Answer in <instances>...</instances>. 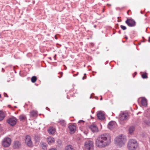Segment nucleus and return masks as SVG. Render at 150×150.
<instances>
[{"label":"nucleus","instance_id":"nucleus-40","mask_svg":"<svg viewBox=\"0 0 150 150\" xmlns=\"http://www.w3.org/2000/svg\"><path fill=\"white\" fill-rule=\"evenodd\" d=\"M125 38H126V39H127V37H125Z\"/></svg>","mask_w":150,"mask_h":150},{"label":"nucleus","instance_id":"nucleus-18","mask_svg":"<svg viewBox=\"0 0 150 150\" xmlns=\"http://www.w3.org/2000/svg\"><path fill=\"white\" fill-rule=\"evenodd\" d=\"M5 117V113L1 110H0V121L2 120Z\"/></svg>","mask_w":150,"mask_h":150},{"label":"nucleus","instance_id":"nucleus-12","mask_svg":"<svg viewBox=\"0 0 150 150\" xmlns=\"http://www.w3.org/2000/svg\"><path fill=\"white\" fill-rule=\"evenodd\" d=\"M116 126L115 122L114 121H112L109 123L108 126L109 129L112 130L116 127Z\"/></svg>","mask_w":150,"mask_h":150},{"label":"nucleus","instance_id":"nucleus-39","mask_svg":"<svg viewBox=\"0 0 150 150\" xmlns=\"http://www.w3.org/2000/svg\"><path fill=\"white\" fill-rule=\"evenodd\" d=\"M86 74H85V79L86 78Z\"/></svg>","mask_w":150,"mask_h":150},{"label":"nucleus","instance_id":"nucleus-30","mask_svg":"<svg viewBox=\"0 0 150 150\" xmlns=\"http://www.w3.org/2000/svg\"><path fill=\"white\" fill-rule=\"evenodd\" d=\"M4 96L5 97H8L7 94L6 93H4Z\"/></svg>","mask_w":150,"mask_h":150},{"label":"nucleus","instance_id":"nucleus-24","mask_svg":"<svg viewBox=\"0 0 150 150\" xmlns=\"http://www.w3.org/2000/svg\"><path fill=\"white\" fill-rule=\"evenodd\" d=\"M65 150H74L73 147L71 145H69L65 147Z\"/></svg>","mask_w":150,"mask_h":150},{"label":"nucleus","instance_id":"nucleus-4","mask_svg":"<svg viewBox=\"0 0 150 150\" xmlns=\"http://www.w3.org/2000/svg\"><path fill=\"white\" fill-rule=\"evenodd\" d=\"M93 142L87 139L85 140V150H93Z\"/></svg>","mask_w":150,"mask_h":150},{"label":"nucleus","instance_id":"nucleus-33","mask_svg":"<svg viewBox=\"0 0 150 150\" xmlns=\"http://www.w3.org/2000/svg\"><path fill=\"white\" fill-rule=\"evenodd\" d=\"M148 42H150V36L149 38V40H148Z\"/></svg>","mask_w":150,"mask_h":150},{"label":"nucleus","instance_id":"nucleus-17","mask_svg":"<svg viewBox=\"0 0 150 150\" xmlns=\"http://www.w3.org/2000/svg\"><path fill=\"white\" fill-rule=\"evenodd\" d=\"M55 129L53 127H50L48 130L49 133L50 134H53L55 131Z\"/></svg>","mask_w":150,"mask_h":150},{"label":"nucleus","instance_id":"nucleus-44","mask_svg":"<svg viewBox=\"0 0 150 150\" xmlns=\"http://www.w3.org/2000/svg\"><path fill=\"white\" fill-rule=\"evenodd\" d=\"M83 132L84 133V131H83Z\"/></svg>","mask_w":150,"mask_h":150},{"label":"nucleus","instance_id":"nucleus-43","mask_svg":"<svg viewBox=\"0 0 150 150\" xmlns=\"http://www.w3.org/2000/svg\"><path fill=\"white\" fill-rule=\"evenodd\" d=\"M134 76H135V75H134V76H133V77H134Z\"/></svg>","mask_w":150,"mask_h":150},{"label":"nucleus","instance_id":"nucleus-3","mask_svg":"<svg viewBox=\"0 0 150 150\" xmlns=\"http://www.w3.org/2000/svg\"><path fill=\"white\" fill-rule=\"evenodd\" d=\"M138 146L137 141L134 139H132L129 140L127 146L129 150H136Z\"/></svg>","mask_w":150,"mask_h":150},{"label":"nucleus","instance_id":"nucleus-37","mask_svg":"<svg viewBox=\"0 0 150 150\" xmlns=\"http://www.w3.org/2000/svg\"><path fill=\"white\" fill-rule=\"evenodd\" d=\"M2 71L3 72H4V69L3 68H2Z\"/></svg>","mask_w":150,"mask_h":150},{"label":"nucleus","instance_id":"nucleus-27","mask_svg":"<svg viewBox=\"0 0 150 150\" xmlns=\"http://www.w3.org/2000/svg\"><path fill=\"white\" fill-rule=\"evenodd\" d=\"M142 76L143 79H146L148 78L147 76L146 73L143 74Z\"/></svg>","mask_w":150,"mask_h":150},{"label":"nucleus","instance_id":"nucleus-20","mask_svg":"<svg viewBox=\"0 0 150 150\" xmlns=\"http://www.w3.org/2000/svg\"><path fill=\"white\" fill-rule=\"evenodd\" d=\"M41 146L44 150H46L47 149V145L46 143L41 142Z\"/></svg>","mask_w":150,"mask_h":150},{"label":"nucleus","instance_id":"nucleus-13","mask_svg":"<svg viewBox=\"0 0 150 150\" xmlns=\"http://www.w3.org/2000/svg\"><path fill=\"white\" fill-rule=\"evenodd\" d=\"M97 115L98 118L100 120H103L105 118L104 114L101 111L98 112Z\"/></svg>","mask_w":150,"mask_h":150},{"label":"nucleus","instance_id":"nucleus-8","mask_svg":"<svg viewBox=\"0 0 150 150\" xmlns=\"http://www.w3.org/2000/svg\"><path fill=\"white\" fill-rule=\"evenodd\" d=\"M125 22L129 27H134L136 25L135 21L132 18L127 19Z\"/></svg>","mask_w":150,"mask_h":150},{"label":"nucleus","instance_id":"nucleus-45","mask_svg":"<svg viewBox=\"0 0 150 150\" xmlns=\"http://www.w3.org/2000/svg\"><path fill=\"white\" fill-rule=\"evenodd\" d=\"M91 117L93 118V117H92L91 116Z\"/></svg>","mask_w":150,"mask_h":150},{"label":"nucleus","instance_id":"nucleus-11","mask_svg":"<svg viewBox=\"0 0 150 150\" xmlns=\"http://www.w3.org/2000/svg\"><path fill=\"white\" fill-rule=\"evenodd\" d=\"M21 146V143L18 141H16L13 143V148L14 149H18Z\"/></svg>","mask_w":150,"mask_h":150},{"label":"nucleus","instance_id":"nucleus-35","mask_svg":"<svg viewBox=\"0 0 150 150\" xmlns=\"http://www.w3.org/2000/svg\"><path fill=\"white\" fill-rule=\"evenodd\" d=\"M137 74V72H134V74H135V75H136Z\"/></svg>","mask_w":150,"mask_h":150},{"label":"nucleus","instance_id":"nucleus-34","mask_svg":"<svg viewBox=\"0 0 150 150\" xmlns=\"http://www.w3.org/2000/svg\"><path fill=\"white\" fill-rule=\"evenodd\" d=\"M82 79H83V80L84 79V76L82 78Z\"/></svg>","mask_w":150,"mask_h":150},{"label":"nucleus","instance_id":"nucleus-2","mask_svg":"<svg viewBox=\"0 0 150 150\" xmlns=\"http://www.w3.org/2000/svg\"><path fill=\"white\" fill-rule=\"evenodd\" d=\"M115 145L118 147L120 148L124 146L126 142L127 139L123 135H121L117 137L114 140Z\"/></svg>","mask_w":150,"mask_h":150},{"label":"nucleus","instance_id":"nucleus-46","mask_svg":"<svg viewBox=\"0 0 150 150\" xmlns=\"http://www.w3.org/2000/svg\"><path fill=\"white\" fill-rule=\"evenodd\" d=\"M56 56V55H55V56H54V57H55Z\"/></svg>","mask_w":150,"mask_h":150},{"label":"nucleus","instance_id":"nucleus-29","mask_svg":"<svg viewBox=\"0 0 150 150\" xmlns=\"http://www.w3.org/2000/svg\"><path fill=\"white\" fill-rule=\"evenodd\" d=\"M120 27L123 30H125L127 29L126 27L125 26L123 25H121Z\"/></svg>","mask_w":150,"mask_h":150},{"label":"nucleus","instance_id":"nucleus-6","mask_svg":"<svg viewBox=\"0 0 150 150\" xmlns=\"http://www.w3.org/2000/svg\"><path fill=\"white\" fill-rule=\"evenodd\" d=\"M16 121L17 120L16 117H14L9 118L6 120L7 122L12 126L15 125L16 124Z\"/></svg>","mask_w":150,"mask_h":150},{"label":"nucleus","instance_id":"nucleus-14","mask_svg":"<svg viewBox=\"0 0 150 150\" xmlns=\"http://www.w3.org/2000/svg\"><path fill=\"white\" fill-rule=\"evenodd\" d=\"M89 127L91 131L93 132H97L98 131L97 127L95 125H92Z\"/></svg>","mask_w":150,"mask_h":150},{"label":"nucleus","instance_id":"nucleus-31","mask_svg":"<svg viewBox=\"0 0 150 150\" xmlns=\"http://www.w3.org/2000/svg\"><path fill=\"white\" fill-rule=\"evenodd\" d=\"M48 150H57V149H55L54 148H52Z\"/></svg>","mask_w":150,"mask_h":150},{"label":"nucleus","instance_id":"nucleus-36","mask_svg":"<svg viewBox=\"0 0 150 150\" xmlns=\"http://www.w3.org/2000/svg\"><path fill=\"white\" fill-rule=\"evenodd\" d=\"M61 77H59L60 78H61L62 76V72L61 73Z\"/></svg>","mask_w":150,"mask_h":150},{"label":"nucleus","instance_id":"nucleus-25","mask_svg":"<svg viewBox=\"0 0 150 150\" xmlns=\"http://www.w3.org/2000/svg\"><path fill=\"white\" fill-rule=\"evenodd\" d=\"M37 78L35 76H33L31 79V81L33 83H35L36 82Z\"/></svg>","mask_w":150,"mask_h":150},{"label":"nucleus","instance_id":"nucleus-23","mask_svg":"<svg viewBox=\"0 0 150 150\" xmlns=\"http://www.w3.org/2000/svg\"><path fill=\"white\" fill-rule=\"evenodd\" d=\"M135 130V127L134 126H131L129 127V132L130 134H132Z\"/></svg>","mask_w":150,"mask_h":150},{"label":"nucleus","instance_id":"nucleus-19","mask_svg":"<svg viewBox=\"0 0 150 150\" xmlns=\"http://www.w3.org/2000/svg\"><path fill=\"white\" fill-rule=\"evenodd\" d=\"M30 114L31 117H35L37 116V112L36 111L33 110L30 112Z\"/></svg>","mask_w":150,"mask_h":150},{"label":"nucleus","instance_id":"nucleus-1","mask_svg":"<svg viewBox=\"0 0 150 150\" xmlns=\"http://www.w3.org/2000/svg\"><path fill=\"white\" fill-rule=\"evenodd\" d=\"M111 137L108 134H101L96 141V144L98 147L102 148L108 146L111 143Z\"/></svg>","mask_w":150,"mask_h":150},{"label":"nucleus","instance_id":"nucleus-32","mask_svg":"<svg viewBox=\"0 0 150 150\" xmlns=\"http://www.w3.org/2000/svg\"><path fill=\"white\" fill-rule=\"evenodd\" d=\"M78 74V72L76 74H74L73 76H76Z\"/></svg>","mask_w":150,"mask_h":150},{"label":"nucleus","instance_id":"nucleus-26","mask_svg":"<svg viewBox=\"0 0 150 150\" xmlns=\"http://www.w3.org/2000/svg\"><path fill=\"white\" fill-rule=\"evenodd\" d=\"M84 121H83V120H79V125L80 126H80H82V125H83L84 123Z\"/></svg>","mask_w":150,"mask_h":150},{"label":"nucleus","instance_id":"nucleus-22","mask_svg":"<svg viewBox=\"0 0 150 150\" xmlns=\"http://www.w3.org/2000/svg\"><path fill=\"white\" fill-rule=\"evenodd\" d=\"M19 118L20 121H23L26 119V117L25 115H21L19 116Z\"/></svg>","mask_w":150,"mask_h":150},{"label":"nucleus","instance_id":"nucleus-5","mask_svg":"<svg viewBox=\"0 0 150 150\" xmlns=\"http://www.w3.org/2000/svg\"><path fill=\"white\" fill-rule=\"evenodd\" d=\"M11 143V139L9 137L5 138L2 141V144L5 147L9 146Z\"/></svg>","mask_w":150,"mask_h":150},{"label":"nucleus","instance_id":"nucleus-41","mask_svg":"<svg viewBox=\"0 0 150 150\" xmlns=\"http://www.w3.org/2000/svg\"><path fill=\"white\" fill-rule=\"evenodd\" d=\"M102 98H100V100H102Z\"/></svg>","mask_w":150,"mask_h":150},{"label":"nucleus","instance_id":"nucleus-15","mask_svg":"<svg viewBox=\"0 0 150 150\" xmlns=\"http://www.w3.org/2000/svg\"><path fill=\"white\" fill-rule=\"evenodd\" d=\"M47 141L48 144L51 145L54 143L55 140L54 138L50 137L47 138Z\"/></svg>","mask_w":150,"mask_h":150},{"label":"nucleus","instance_id":"nucleus-38","mask_svg":"<svg viewBox=\"0 0 150 150\" xmlns=\"http://www.w3.org/2000/svg\"><path fill=\"white\" fill-rule=\"evenodd\" d=\"M1 98V95L0 94V98Z\"/></svg>","mask_w":150,"mask_h":150},{"label":"nucleus","instance_id":"nucleus-9","mask_svg":"<svg viewBox=\"0 0 150 150\" xmlns=\"http://www.w3.org/2000/svg\"><path fill=\"white\" fill-rule=\"evenodd\" d=\"M128 117V115L126 113H123L120 115V123H122V121L126 120Z\"/></svg>","mask_w":150,"mask_h":150},{"label":"nucleus","instance_id":"nucleus-10","mask_svg":"<svg viewBox=\"0 0 150 150\" xmlns=\"http://www.w3.org/2000/svg\"><path fill=\"white\" fill-rule=\"evenodd\" d=\"M69 128L70 130V132L71 134H72L76 131V126L74 124H71L69 126Z\"/></svg>","mask_w":150,"mask_h":150},{"label":"nucleus","instance_id":"nucleus-42","mask_svg":"<svg viewBox=\"0 0 150 150\" xmlns=\"http://www.w3.org/2000/svg\"><path fill=\"white\" fill-rule=\"evenodd\" d=\"M118 18L119 19V17H118Z\"/></svg>","mask_w":150,"mask_h":150},{"label":"nucleus","instance_id":"nucleus-21","mask_svg":"<svg viewBox=\"0 0 150 150\" xmlns=\"http://www.w3.org/2000/svg\"><path fill=\"white\" fill-rule=\"evenodd\" d=\"M58 123L62 126H65L66 124L64 120L62 119L58 121Z\"/></svg>","mask_w":150,"mask_h":150},{"label":"nucleus","instance_id":"nucleus-28","mask_svg":"<svg viewBox=\"0 0 150 150\" xmlns=\"http://www.w3.org/2000/svg\"><path fill=\"white\" fill-rule=\"evenodd\" d=\"M144 123L148 125H150V122L149 121L145 120L144 121Z\"/></svg>","mask_w":150,"mask_h":150},{"label":"nucleus","instance_id":"nucleus-16","mask_svg":"<svg viewBox=\"0 0 150 150\" xmlns=\"http://www.w3.org/2000/svg\"><path fill=\"white\" fill-rule=\"evenodd\" d=\"M141 102L143 106H147V101L146 99L145 98L143 97L142 98Z\"/></svg>","mask_w":150,"mask_h":150},{"label":"nucleus","instance_id":"nucleus-7","mask_svg":"<svg viewBox=\"0 0 150 150\" xmlns=\"http://www.w3.org/2000/svg\"><path fill=\"white\" fill-rule=\"evenodd\" d=\"M25 142L27 145L29 147H31L33 146L31 137L29 135H27L26 136Z\"/></svg>","mask_w":150,"mask_h":150}]
</instances>
